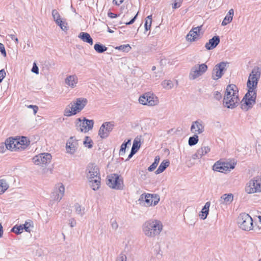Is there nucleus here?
I'll return each mask as SVG.
<instances>
[{"label": "nucleus", "mask_w": 261, "mask_h": 261, "mask_svg": "<svg viewBox=\"0 0 261 261\" xmlns=\"http://www.w3.org/2000/svg\"><path fill=\"white\" fill-rule=\"evenodd\" d=\"M94 125L93 120H88L84 118L83 120L81 118L76 119V126L77 129L81 132L87 133L92 129Z\"/></svg>", "instance_id": "9d476101"}, {"label": "nucleus", "mask_w": 261, "mask_h": 261, "mask_svg": "<svg viewBox=\"0 0 261 261\" xmlns=\"http://www.w3.org/2000/svg\"><path fill=\"white\" fill-rule=\"evenodd\" d=\"M136 153L131 150L130 154H129L126 161L129 160Z\"/></svg>", "instance_id": "338daca9"}, {"label": "nucleus", "mask_w": 261, "mask_h": 261, "mask_svg": "<svg viewBox=\"0 0 261 261\" xmlns=\"http://www.w3.org/2000/svg\"><path fill=\"white\" fill-rule=\"evenodd\" d=\"M162 85L164 88L170 89L173 87V83L171 80H164L162 83Z\"/></svg>", "instance_id": "58836bf2"}, {"label": "nucleus", "mask_w": 261, "mask_h": 261, "mask_svg": "<svg viewBox=\"0 0 261 261\" xmlns=\"http://www.w3.org/2000/svg\"><path fill=\"white\" fill-rule=\"evenodd\" d=\"M16 142V139L14 138H9L7 139L5 141V146L7 149L11 150L12 151L14 150V148H15V143Z\"/></svg>", "instance_id": "2f4dec72"}, {"label": "nucleus", "mask_w": 261, "mask_h": 261, "mask_svg": "<svg viewBox=\"0 0 261 261\" xmlns=\"http://www.w3.org/2000/svg\"><path fill=\"white\" fill-rule=\"evenodd\" d=\"M233 199V196L232 194H224L221 196L220 202L221 204H229L232 201Z\"/></svg>", "instance_id": "393cba45"}, {"label": "nucleus", "mask_w": 261, "mask_h": 261, "mask_svg": "<svg viewBox=\"0 0 261 261\" xmlns=\"http://www.w3.org/2000/svg\"><path fill=\"white\" fill-rule=\"evenodd\" d=\"M34 114L36 115L37 113L38 110V107L37 106H35L34 107V108H33Z\"/></svg>", "instance_id": "774afa93"}, {"label": "nucleus", "mask_w": 261, "mask_h": 261, "mask_svg": "<svg viewBox=\"0 0 261 261\" xmlns=\"http://www.w3.org/2000/svg\"><path fill=\"white\" fill-rule=\"evenodd\" d=\"M198 136L195 134L193 136L190 137L189 139L188 143L191 146L196 145L198 142Z\"/></svg>", "instance_id": "4c0bfd02"}, {"label": "nucleus", "mask_w": 261, "mask_h": 261, "mask_svg": "<svg viewBox=\"0 0 261 261\" xmlns=\"http://www.w3.org/2000/svg\"><path fill=\"white\" fill-rule=\"evenodd\" d=\"M78 148L77 140L73 137H71L67 141L66 145V152L70 154H73Z\"/></svg>", "instance_id": "dca6fc26"}, {"label": "nucleus", "mask_w": 261, "mask_h": 261, "mask_svg": "<svg viewBox=\"0 0 261 261\" xmlns=\"http://www.w3.org/2000/svg\"><path fill=\"white\" fill-rule=\"evenodd\" d=\"M76 221L74 219L71 218L69 220V225L71 227H74L76 225Z\"/></svg>", "instance_id": "6e6d98bb"}, {"label": "nucleus", "mask_w": 261, "mask_h": 261, "mask_svg": "<svg viewBox=\"0 0 261 261\" xmlns=\"http://www.w3.org/2000/svg\"><path fill=\"white\" fill-rule=\"evenodd\" d=\"M145 202L148 206L156 205L160 201V197L157 195L147 194L145 197Z\"/></svg>", "instance_id": "4be33fe9"}, {"label": "nucleus", "mask_w": 261, "mask_h": 261, "mask_svg": "<svg viewBox=\"0 0 261 261\" xmlns=\"http://www.w3.org/2000/svg\"><path fill=\"white\" fill-rule=\"evenodd\" d=\"M89 181L90 186L93 190L96 191L99 188L100 185V177L90 179H89Z\"/></svg>", "instance_id": "bb28decb"}, {"label": "nucleus", "mask_w": 261, "mask_h": 261, "mask_svg": "<svg viewBox=\"0 0 261 261\" xmlns=\"http://www.w3.org/2000/svg\"><path fill=\"white\" fill-rule=\"evenodd\" d=\"M250 74L252 76L253 78H254L257 81H259L260 75H261V68L255 66L254 67Z\"/></svg>", "instance_id": "c85d7f7f"}, {"label": "nucleus", "mask_w": 261, "mask_h": 261, "mask_svg": "<svg viewBox=\"0 0 261 261\" xmlns=\"http://www.w3.org/2000/svg\"><path fill=\"white\" fill-rule=\"evenodd\" d=\"M88 103V100L85 98H78L71 106H68L64 110V115L67 117L74 115L81 112Z\"/></svg>", "instance_id": "7ed1b4c3"}, {"label": "nucleus", "mask_w": 261, "mask_h": 261, "mask_svg": "<svg viewBox=\"0 0 261 261\" xmlns=\"http://www.w3.org/2000/svg\"><path fill=\"white\" fill-rule=\"evenodd\" d=\"M180 6V3H178V2H175L174 3V4H173V5L172 8H173V9H176V8H179Z\"/></svg>", "instance_id": "0e129e2a"}, {"label": "nucleus", "mask_w": 261, "mask_h": 261, "mask_svg": "<svg viewBox=\"0 0 261 261\" xmlns=\"http://www.w3.org/2000/svg\"><path fill=\"white\" fill-rule=\"evenodd\" d=\"M126 256L125 254L121 253L117 257L116 261H126Z\"/></svg>", "instance_id": "09e8293b"}, {"label": "nucleus", "mask_w": 261, "mask_h": 261, "mask_svg": "<svg viewBox=\"0 0 261 261\" xmlns=\"http://www.w3.org/2000/svg\"><path fill=\"white\" fill-rule=\"evenodd\" d=\"M234 168L233 165L225 162H217L213 166V170L220 172L230 171Z\"/></svg>", "instance_id": "2eb2a0df"}, {"label": "nucleus", "mask_w": 261, "mask_h": 261, "mask_svg": "<svg viewBox=\"0 0 261 261\" xmlns=\"http://www.w3.org/2000/svg\"><path fill=\"white\" fill-rule=\"evenodd\" d=\"M127 144H130V140H128L127 142L122 144L119 153L120 155H123L125 154Z\"/></svg>", "instance_id": "ea45409f"}, {"label": "nucleus", "mask_w": 261, "mask_h": 261, "mask_svg": "<svg viewBox=\"0 0 261 261\" xmlns=\"http://www.w3.org/2000/svg\"><path fill=\"white\" fill-rule=\"evenodd\" d=\"M245 192L248 194H253L261 192V175L254 177L246 184Z\"/></svg>", "instance_id": "20e7f679"}, {"label": "nucleus", "mask_w": 261, "mask_h": 261, "mask_svg": "<svg viewBox=\"0 0 261 261\" xmlns=\"http://www.w3.org/2000/svg\"><path fill=\"white\" fill-rule=\"evenodd\" d=\"M210 150L211 148L209 146L202 145L197 151H198V154H199V156L201 158L203 155L208 153Z\"/></svg>", "instance_id": "473e14b6"}, {"label": "nucleus", "mask_w": 261, "mask_h": 261, "mask_svg": "<svg viewBox=\"0 0 261 261\" xmlns=\"http://www.w3.org/2000/svg\"><path fill=\"white\" fill-rule=\"evenodd\" d=\"M52 16L53 17L54 20L55 22L58 21L59 22V20L61 19L60 15L57 10L54 9L52 10Z\"/></svg>", "instance_id": "a18cd8bd"}, {"label": "nucleus", "mask_w": 261, "mask_h": 261, "mask_svg": "<svg viewBox=\"0 0 261 261\" xmlns=\"http://www.w3.org/2000/svg\"><path fill=\"white\" fill-rule=\"evenodd\" d=\"M83 143L84 145L88 148H91L93 146V141L91 138L88 136L85 138Z\"/></svg>", "instance_id": "79ce46f5"}, {"label": "nucleus", "mask_w": 261, "mask_h": 261, "mask_svg": "<svg viewBox=\"0 0 261 261\" xmlns=\"http://www.w3.org/2000/svg\"><path fill=\"white\" fill-rule=\"evenodd\" d=\"M56 23L59 26H60V28L64 31H66L67 30V23L65 21H62V19L59 20V22L56 21Z\"/></svg>", "instance_id": "37998d69"}, {"label": "nucleus", "mask_w": 261, "mask_h": 261, "mask_svg": "<svg viewBox=\"0 0 261 261\" xmlns=\"http://www.w3.org/2000/svg\"><path fill=\"white\" fill-rule=\"evenodd\" d=\"M78 78L75 74L68 75L65 79L66 85L72 88H74L76 86Z\"/></svg>", "instance_id": "5701e85b"}, {"label": "nucleus", "mask_w": 261, "mask_h": 261, "mask_svg": "<svg viewBox=\"0 0 261 261\" xmlns=\"http://www.w3.org/2000/svg\"><path fill=\"white\" fill-rule=\"evenodd\" d=\"M123 1L124 0H113V3L117 6H119L123 2Z\"/></svg>", "instance_id": "052dcab7"}, {"label": "nucleus", "mask_w": 261, "mask_h": 261, "mask_svg": "<svg viewBox=\"0 0 261 261\" xmlns=\"http://www.w3.org/2000/svg\"><path fill=\"white\" fill-rule=\"evenodd\" d=\"M141 146L140 139L139 138H135L131 150L136 153Z\"/></svg>", "instance_id": "72a5a7b5"}, {"label": "nucleus", "mask_w": 261, "mask_h": 261, "mask_svg": "<svg viewBox=\"0 0 261 261\" xmlns=\"http://www.w3.org/2000/svg\"><path fill=\"white\" fill-rule=\"evenodd\" d=\"M139 101L142 105L149 106H156L159 102L158 98L153 93L149 92L139 97Z\"/></svg>", "instance_id": "6e6552de"}, {"label": "nucleus", "mask_w": 261, "mask_h": 261, "mask_svg": "<svg viewBox=\"0 0 261 261\" xmlns=\"http://www.w3.org/2000/svg\"><path fill=\"white\" fill-rule=\"evenodd\" d=\"M192 159L193 160H196L197 159H200L201 157L199 156V154H198V151H197L192 156Z\"/></svg>", "instance_id": "e2e57ef3"}, {"label": "nucleus", "mask_w": 261, "mask_h": 261, "mask_svg": "<svg viewBox=\"0 0 261 261\" xmlns=\"http://www.w3.org/2000/svg\"><path fill=\"white\" fill-rule=\"evenodd\" d=\"M236 96H238V91L237 90V86L233 84L228 85L224 96V99H227V98L230 97Z\"/></svg>", "instance_id": "6ab92c4d"}, {"label": "nucleus", "mask_w": 261, "mask_h": 261, "mask_svg": "<svg viewBox=\"0 0 261 261\" xmlns=\"http://www.w3.org/2000/svg\"><path fill=\"white\" fill-rule=\"evenodd\" d=\"M191 130L195 134H200L204 131V125L201 120H198L193 122Z\"/></svg>", "instance_id": "a211bd4d"}, {"label": "nucleus", "mask_w": 261, "mask_h": 261, "mask_svg": "<svg viewBox=\"0 0 261 261\" xmlns=\"http://www.w3.org/2000/svg\"><path fill=\"white\" fill-rule=\"evenodd\" d=\"M0 51L1 52L2 54L4 56H6V51L5 50V46L2 43H0Z\"/></svg>", "instance_id": "5fc2aeb1"}, {"label": "nucleus", "mask_w": 261, "mask_h": 261, "mask_svg": "<svg viewBox=\"0 0 261 261\" xmlns=\"http://www.w3.org/2000/svg\"><path fill=\"white\" fill-rule=\"evenodd\" d=\"M227 63L222 62L217 64L214 68L212 73V79L217 80L221 78L223 74V71L226 70Z\"/></svg>", "instance_id": "ddd939ff"}, {"label": "nucleus", "mask_w": 261, "mask_h": 261, "mask_svg": "<svg viewBox=\"0 0 261 261\" xmlns=\"http://www.w3.org/2000/svg\"><path fill=\"white\" fill-rule=\"evenodd\" d=\"M238 223L240 227L244 230L249 231L253 228V220L246 213H242L238 219Z\"/></svg>", "instance_id": "39448f33"}, {"label": "nucleus", "mask_w": 261, "mask_h": 261, "mask_svg": "<svg viewBox=\"0 0 261 261\" xmlns=\"http://www.w3.org/2000/svg\"><path fill=\"white\" fill-rule=\"evenodd\" d=\"M108 16L112 18H116L118 16V15L112 12H109L108 13Z\"/></svg>", "instance_id": "680f3d73"}, {"label": "nucleus", "mask_w": 261, "mask_h": 261, "mask_svg": "<svg viewBox=\"0 0 261 261\" xmlns=\"http://www.w3.org/2000/svg\"><path fill=\"white\" fill-rule=\"evenodd\" d=\"M32 72L38 74H39V68L37 66L36 63H33V67L31 70Z\"/></svg>", "instance_id": "603ef678"}, {"label": "nucleus", "mask_w": 261, "mask_h": 261, "mask_svg": "<svg viewBox=\"0 0 261 261\" xmlns=\"http://www.w3.org/2000/svg\"><path fill=\"white\" fill-rule=\"evenodd\" d=\"M52 156L49 153H42L35 155L32 159L33 163L42 168H45L51 162Z\"/></svg>", "instance_id": "423d86ee"}, {"label": "nucleus", "mask_w": 261, "mask_h": 261, "mask_svg": "<svg viewBox=\"0 0 261 261\" xmlns=\"http://www.w3.org/2000/svg\"><path fill=\"white\" fill-rule=\"evenodd\" d=\"M233 14V10L232 9H230L228 11V13L227 14L226 16L223 19L222 22V25L225 26L226 25L229 23H230L232 20Z\"/></svg>", "instance_id": "cd10ccee"}, {"label": "nucleus", "mask_w": 261, "mask_h": 261, "mask_svg": "<svg viewBox=\"0 0 261 261\" xmlns=\"http://www.w3.org/2000/svg\"><path fill=\"white\" fill-rule=\"evenodd\" d=\"M207 70V66L205 64H196L191 69L189 79L192 80H195L201 76Z\"/></svg>", "instance_id": "1a4fd4ad"}, {"label": "nucleus", "mask_w": 261, "mask_h": 261, "mask_svg": "<svg viewBox=\"0 0 261 261\" xmlns=\"http://www.w3.org/2000/svg\"><path fill=\"white\" fill-rule=\"evenodd\" d=\"M152 23V15L148 16L146 18L145 23V31H147L150 29L151 25Z\"/></svg>", "instance_id": "a19ab883"}, {"label": "nucleus", "mask_w": 261, "mask_h": 261, "mask_svg": "<svg viewBox=\"0 0 261 261\" xmlns=\"http://www.w3.org/2000/svg\"><path fill=\"white\" fill-rule=\"evenodd\" d=\"M115 48L116 49L122 50L123 51L128 52L130 50L131 47L129 44H124L117 46Z\"/></svg>", "instance_id": "49530a36"}, {"label": "nucleus", "mask_w": 261, "mask_h": 261, "mask_svg": "<svg viewBox=\"0 0 261 261\" xmlns=\"http://www.w3.org/2000/svg\"><path fill=\"white\" fill-rule=\"evenodd\" d=\"M15 148H14V150H22L24 149V145L22 144L21 143H20L19 140L16 139V142L15 143Z\"/></svg>", "instance_id": "c03bdc74"}, {"label": "nucleus", "mask_w": 261, "mask_h": 261, "mask_svg": "<svg viewBox=\"0 0 261 261\" xmlns=\"http://www.w3.org/2000/svg\"><path fill=\"white\" fill-rule=\"evenodd\" d=\"M64 192L65 188L63 185L61 183L57 184L51 194L52 200L60 201L63 197Z\"/></svg>", "instance_id": "9b49d317"}, {"label": "nucleus", "mask_w": 261, "mask_h": 261, "mask_svg": "<svg viewBox=\"0 0 261 261\" xmlns=\"http://www.w3.org/2000/svg\"><path fill=\"white\" fill-rule=\"evenodd\" d=\"M258 81L249 74L247 82L248 92L241 101V108L248 111L255 103Z\"/></svg>", "instance_id": "f257e3e1"}, {"label": "nucleus", "mask_w": 261, "mask_h": 261, "mask_svg": "<svg viewBox=\"0 0 261 261\" xmlns=\"http://www.w3.org/2000/svg\"><path fill=\"white\" fill-rule=\"evenodd\" d=\"M169 164L170 162L168 160L163 161L160 165L158 169L155 171V174H158L163 172L169 166Z\"/></svg>", "instance_id": "7c9ffc66"}, {"label": "nucleus", "mask_w": 261, "mask_h": 261, "mask_svg": "<svg viewBox=\"0 0 261 261\" xmlns=\"http://www.w3.org/2000/svg\"><path fill=\"white\" fill-rule=\"evenodd\" d=\"M107 184L109 187L116 190H122L124 187L123 179L117 174H111L108 176Z\"/></svg>", "instance_id": "0eeeda50"}, {"label": "nucleus", "mask_w": 261, "mask_h": 261, "mask_svg": "<svg viewBox=\"0 0 261 261\" xmlns=\"http://www.w3.org/2000/svg\"><path fill=\"white\" fill-rule=\"evenodd\" d=\"M220 37L218 36H215L212 39H210L207 42L205 47L207 50H211L215 48L220 43Z\"/></svg>", "instance_id": "b1692460"}, {"label": "nucleus", "mask_w": 261, "mask_h": 261, "mask_svg": "<svg viewBox=\"0 0 261 261\" xmlns=\"http://www.w3.org/2000/svg\"><path fill=\"white\" fill-rule=\"evenodd\" d=\"M6 72L5 69H3L0 70V83L3 81V79L6 76Z\"/></svg>", "instance_id": "864d4df0"}, {"label": "nucleus", "mask_w": 261, "mask_h": 261, "mask_svg": "<svg viewBox=\"0 0 261 261\" xmlns=\"http://www.w3.org/2000/svg\"><path fill=\"white\" fill-rule=\"evenodd\" d=\"M239 101L238 96L232 97L227 99H224L223 98V104L225 107L229 109H233L237 106Z\"/></svg>", "instance_id": "412c9836"}, {"label": "nucleus", "mask_w": 261, "mask_h": 261, "mask_svg": "<svg viewBox=\"0 0 261 261\" xmlns=\"http://www.w3.org/2000/svg\"><path fill=\"white\" fill-rule=\"evenodd\" d=\"M202 26L193 28L187 35L186 38L188 41H194L199 35L200 31Z\"/></svg>", "instance_id": "aec40b11"}, {"label": "nucleus", "mask_w": 261, "mask_h": 261, "mask_svg": "<svg viewBox=\"0 0 261 261\" xmlns=\"http://www.w3.org/2000/svg\"><path fill=\"white\" fill-rule=\"evenodd\" d=\"M9 36V37L11 38V39L12 40H13L15 41L16 43H18V39L17 38V37L15 36V35H14V34H10Z\"/></svg>", "instance_id": "13d9d810"}, {"label": "nucleus", "mask_w": 261, "mask_h": 261, "mask_svg": "<svg viewBox=\"0 0 261 261\" xmlns=\"http://www.w3.org/2000/svg\"><path fill=\"white\" fill-rule=\"evenodd\" d=\"M75 208L76 213L77 214L81 216H83L84 214V208H83L80 204H79L78 203L75 204Z\"/></svg>", "instance_id": "de8ad7c7"}, {"label": "nucleus", "mask_w": 261, "mask_h": 261, "mask_svg": "<svg viewBox=\"0 0 261 261\" xmlns=\"http://www.w3.org/2000/svg\"><path fill=\"white\" fill-rule=\"evenodd\" d=\"M210 205L211 203L209 201L205 203L201 211V214L200 215L201 219L204 220L206 218L208 214Z\"/></svg>", "instance_id": "c756f323"}, {"label": "nucleus", "mask_w": 261, "mask_h": 261, "mask_svg": "<svg viewBox=\"0 0 261 261\" xmlns=\"http://www.w3.org/2000/svg\"><path fill=\"white\" fill-rule=\"evenodd\" d=\"M9 188V185L6 180L0 179V194L4 193Z\"/></svg>", "instance_id": "f704fd0d"}, {"label": "nucleus", "mask_w": 261, "mask_h": 261, "mask_svg": "<svg viewBox=\"0 0 261 261\" xmlns=\"http://www.w3.org/2000/svg\"><path fill=\"white\" fill-rule=\"evenodd\" d=\"M137 15H138V14H137L135 15V16L133 18H132L129 22H125V23L126 25H129V24H131L133 23L134 22V21H135L136 19Z\"/></svg>", "instance_id": "bf43d9fd"}, {"label": "nucleus", "mask_w": 261, "mask_h": 261, "mask_svg": "<svg viewBox=\"0 0 261 261\" xmlns=\"http://www.w3.org/2000/svg\"><path fill=\"white\" fill-rule=\"evenodd\" d=\"M111 226L113 229H116L118 228V225L116 220H113L111 221Z\"/></svg>", "instance_id": "4d7b16f0"}, {"label": "nucleus", "mask_w": 261, "mask_h": 261, "mask_svg": "<svg viewBox=\"0 0 261 261\" xmlns=\"http://www.w3.org/2000/svg\"><path fill=\"white\" fill-rule=\"evenodd\" d=\"M20 143H22V144L24 145V149L28 146L29 144V142L27 140L25 137H22L21 140H19Z\"/></svg>", "instance_id": "8fccbe9b"}, {"label": "nucleus", "mask_w": 261, "mask_h": 261, "mask_svg": "<svg viewBox=\"0 0 261 261\" xmlns=\"http://www.w3.org/2000/svg\"><path fill=\"white\" fill-rule=\"evenodd\" d=\"M87 177L88 179L100 177L98 167L93 163H90L86 169Z\"/></svg>", "instance_id": "4468645a"}, {"label": "nucleus", "mask_w": 261, "mask_h": 261, "mask_svg": "<svg viewBox=\"0 0 261 261\" xmlns=\"http://www.w3.org/2000/svg\"><path fill=\"white\" fill-rule=\"evenodd\" d=\"M142 231L148 238H154L159 235L163 230L162 223L156 219H150L142 225Z\"/></svg>", "instance_id": "f03ea898"}, {"label": "nucleus", "mask_w": 261, "mask_h": 261, "mask_svg": "<svg viewBox=\"0 0 261 261\" xmlns=\"http://www.w3.org/2000/svg\"><path fill=\"white\" fill-rule=\"evenodd\" d=\"M214 97L216 100H219L222 98V94L218 91H215L214 93Z\"/></svg>", "instance_id": "3c124183"}, {"label": "nucleus", "mask_w": 261, "mask_h": 261, "mask_svg": "<svg viewBox=\"0 0 261 261\" xmlns=\"http://www.w3.org/2000/svg\"><path fill=\"white\" fill-rule=\"evenodd\" d=\"M33 227V225L32 221L29 220L28 221H25V223L23 225H20L19 226H15L12 228V231L17 234H20L22 232L23 229H24L25 231L27 232H30V227Z\"/></svg>", "instance_id": "f3484780"}, {"label": "nucleus", "mask_w": 261, "mask_h": 261, "mask_svg": "<svg viewBox=\"0 0 261 261\" xmlns=\"http://www.w3.org/2000/svg\"><path fill=\"white\" fill-rule=\"evenodd\" d=\"M94 48L98 53H102L108 49L106 46L100 43H96L94 46Z\"/></svg>", "instance_id": "c9c22d12"}, {"label": "nucleus", "mask_w": 261, "mask_h": 261, "mask_svg": "<svg viewBox=\"0 0 261 261\" xmlns=\"http://www.w3.org/2000/svg\"><path fill=\"white\" fill-rule=\"evenodd\" d=\"M79 38L83 41L88 43L90 45L93 44V39L90 34L86 32H81L79 35Z\"/></svg>", "instance_id": "a878e982"}, {"label": "nucleus", "mask_w": 261, "mask_h": 261, "mask_svg": "<svg viewBox=\"0 0 261 261\" xmlns=\"http://www.w3.org/2000/svg\"><path fill=\"white\" fill-rule=\"evenodd\" d=\"M4 233L3 227L0 223V238H2Z\"/></svg>", "instance_id": "69168bd1"}, {"label": "nucleus", "mask_w": 261, "mask_h": 261, "mask_svg": "<svg viewBox=\"0 0 261 261\" xmlns=\"http://www.w3.org/2000/svg\"><path fill=\"white\" fill-rule=\"evenodd\" d=\"M114 126L112 122H104L99 129L98 135L101 139L107 138L113 130Z\"/></svg>", "instance_id": "f8f14e48"}, {"label": "nucleus", "mask_w": 261, "mask_h": 261, "mask_svg": "<svg viewBox=\"0 0 261 261\" xmlns=\"http://www.w3.org/2000/svg\"><path fill=\"white\" fill-rule=\"evenodd\" d=\"M160 160V158L159 156H156L154 159V162L148 167V170L149 171H153L157 167L159 162Z\"/></svg>", "instance_id": "e433bc0d"}]
</instances>
